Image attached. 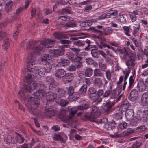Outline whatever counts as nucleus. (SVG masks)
<instances>
[{"mask_svg": "<svg viewBox=\"0 0 148 148\" xmlns=\"http://www.w3.org/2000/svg\"><path fill=\"white\" fill-rule=\"evenodd\" d=\"M137 117L143 123L148 121V110H145L144 112L140 111H138L137 114Z\"/></svg>", "mask_w": 148, "mask_h": 148, "instance_id": "nucleus-7", "label": "nucleus"}, {"mask_svg": "<svg viewBox=\"0 0 148 148\" xmlns=\"http://www.w3.org/2000/svg\"><path fill=\"white\" fill-rule=\"evenodd\" d=\"M129 106L130 104L127 101L123 102L120 106L119 110L122 112H125L128 109Z\"/></svg>", "mask_w": 148, "mask_h": 148, "instance_id": "nucleus-21", "label": "nucleus"}, {"mask_svg": "<svg viewBox=\"0 0 148 148\" xmlns=\"http://www.w3.org/2000/svg\"><path fill=\"white\" fill-rule=\"evenodd\" d=\"M104 127L107 130L110 131L111 132L113 131V132L115 134L118 133L117 132H115L114 131L115 129V127H112V124H108V123L105 124Z\"/></svg>", "mask_w": 148, "mask_h": 148, "instance_id": "nucleus-28", "label": "nucleus"}, {"mask_svg": "<svg viewBox=\"0 0 148 148\" xmlns=\"http://www.w3.org/2000/svg\"><path fill=\"white\" fill-rule=\"evenodd\" d=\"M10 45L9 39L8 38H7L4 40L3 44L2 45V47L5 50H6L9 47Z\"/></svg>", "mask_w": 148, "mask_h": 148, "instance_id": "nucleus-39", "label": "nucleus"}, {"mask_svg": "<svg viewBox=\"0 0 148 148\" xmlns=\"http://www.w3.org/2000/svg\"><path fill=\"white\" fill-rule=\"evenodd\" d=\"M80 97V95L78 94L77 92H74L70 97H71L73 99V100H74L76 99L79 98Z\"/></svg>", "mask_w": 148, "mask_h": 148, "instance_id": "nucleus-60", "label": "nucleus"}, {"mask_svg": "<svg viewBox=\"0 0 148 148\" xmlns=\"http://www.w3.org/2000/svg\"><path fill=\"white\" fill-rule=\"evenodd\" d=\"M87 88V86L86 84H84L80 88L79 90V93L82 95H84L86 92Z\"/></svg>", "mask_w": 148, "mask_h": 148, "instance_id": "nucleus-38", "label": "nucleus"}, {"mask_svg": "<svg viewBox=\"0 0 148 148\" xmlns=\"http://www.w3.org/2000/svg\"><path fill=\"white\" fill-rule=\"evenodd\" d=\"M94 71L91 68H87L84 72L85 76L87 77H91L92 76L93 73Z\"/></svg>", "mask_w": 148, "mask_h": 148, "instance_id": "nucleus-35", "label": "nucleus"}, {"mask_svg": "<svg viewBox=\"0 0 148 148\" xmlns=\"http://www.w3.org/2000/svg\"><path fill=\"white\" fill-rule=\"evenodd\" d=\"M13 3L12 1L10 0L6 3L4 10L7 13H8L11 10Z\"/></svg>", "mask_w": 148, "mask_h": 148, "instance_id": "nucleus-31", "label": "nucleus"}, {"mask_svg": "<svg viewBox=\"0 0 148 148\" xmlns=\"http://www.w3.org/2000/svg\"><path fill=\"white\" fill-rule=\"evenodd\" d=\"M42 57L47 61H49L50 62L51 61V59L52 58L51 56L48 54H44Z\"/></svg>", "mask_w": 148, "mask_h": 148, "instance_id": "nucleus-64", "label": "nucleus"}, {"mask_svg": "<svg viewBox=\"0 0 148 148\" xmlns=\"http://www.w3.org/2000/svg\"><path fill=\"white\" fill-rule=\"evenodd\" d=\"M123 73L125 75L124 79V84L123 86V90H125L126 85L127 84L126 80L127 79L130 73V70L129 69H125L123 71Z\"/></svg>", "mask_w": 148, "mask_h": 148, "instance_id": "nucleus-13", "label": "nucleus"}, {"mask_svg": "<svg viewBox=\"0 0 148 148\" xmlns=\"http://www.w3.org/2000/svg\"><path fill=\"white\" fill-rule=\"evenodd\" d=\"M66 56L68 57L73 63L77 64V68H81L82 66V63L81 62L82 60L81 57L79 56L76 57L74 54L71 52H67Z\"/></svg>", "mask_w": 148, "mask_h": 148, "instance_id": "nucleus-5", "label": "nucleus"}, {"mask_svg": "<svg viewBox=\"0 0 148 148\" xmlns=\"http://www.w3.org/2000/svg\"><path fill=\"white\" fill-rule=\"evenodd\" d=\"M66 73L65 71L62 69H58L55 74V76L59 78L62 77L63 78Z\"/></svg>", "mask_w": 148, "mask_h": 148, "instance_id": "nucleus-24", "label": "nucleus"}, {"mask_svg": "<svg viewBox=\"0 0 148 148\" xmlns=\"http://www.w3.org/2000/svg\"><path fill=\"white\" fill-rule=\"evenodd\" d=\"M110 98L112 99L115 98L117 96V94L115 90H110Z\"/></svg>", "mask_w": 148, "mask_h": 148, "instance_id": "nucleus-56", "label": "nucleus"}, {"mask_svg": "<svg viewBox=\"0 0 148 148\" xmlns=\"http://www.w3.org/2000/svg\"><path fill=\"white\" fill-rule=\"evenodd\" d=\"M55 110L51 108H46L45 110L44 115L47 117H51L55 115Z\"/></svg>", "mask_w": 148, "mask_h": 148, "instance_id": "nucleus-16", "label": "nucleus"}, {"mask_svg": "<svg viewBox=\"0 0 148 148\" xmlns=\"http://www.w3.org/2000/svg\"><path fill=\"white\" fill-rule=\"evenodd\" d=\"M118 51L120 52L122 54H123L124 55L123 58L124 60H126L127 58V57L128 56V52L126 51V49H125L122 50L119 49L118 50Z\"/></svg>", "mask_w": 148, "mask_h": 148, "instance_id": "nucleus-49", "label": "nucleus"}, {"mask_svg": "<svg viewBox=\"0 0 148 148\" xmlns=\"http://www.w3.org/2000/svg\"><path fill=\"white\" fill-rule=\"evenodd\" d=\"M54 40L47 39L40 42L38 41H29L27 43V50H30L29 52H33L34 54L39 55L43 51V47L49 48L51 47L55 42Z\"/></svg>", "mask_w": 148, "mask_h": 148, "instance_id": "nucleus-2", "label": "nucleus"}, {"mask_svg": "<svg viewBox=\"0 0 148 148\" xmlns=\"http://www.w3.org/2000/svg\"><path fill=\"white\" fill-rule=\"evenodd\" d=\"M51 91H54L55 92H57V93H56L57 97L59 98L64 96L65 94V91L64 90L59 88L57 86L54 88Z\"/></svg>", "mask_w": 148, "mask_h": 148, "instance_id": "nucleus-12", "label": "nucleus"}, {"mask_svg": "<svg viewBox=\"0 0 148 148\" xmlns=\"http://www.w3.org/2000/svg\"><path fill=\"white\" fill-rule=\"evenodd\" d=\"M126 64L128 66V69L133 68L135 65V59L133 57L130 56L128 59L126 60Z\"/></svg>", "mask_w": 148, "mask_h": 148, "instance_id": "nucleus-19", "label": "nucleus"}, {"mask_svg": "<svg viewBox=\"0 0 148 148\" xmlns=\"http://www.w3.org/2000/svg\"><path fill=\"white\" fill-rule=\"evenodd\" d=\"M90 41L89 40H87L86 41V44H87V45H85V50L86 51H88L92 47H95L94 46L95 45H90Z\"/></svg>", "mask_w": 148, "mask_h": 148, "instance_id": "nucleus-44", "label": "nucleus"}, {"mask_svg": "<svg viewBox=\"0 0 148 148\" xmlns=\"http://www.w3.org/2000/svg\"><path fill=\"white\" fill-rule=\"evenodd\" d=\"M104 92L102 90H99L97 92L95 98H93V99L95 100V101L97 103H98L102 101V98L100 97L102 95H103Z\"/></svg>", "mask_w": 148, "mask_h": 148, "instance_id": "nucleus-18", "label": "nucleus"}, {"mask_svg": "<svg viewBox=\"0 0 148 148\" xmlns=\"http://www.w3.org/2000/svg\"><path fill=\"white\" fill-rule=\"evenodd\" d=\"M5 140L7 143H10L14 144L15 143L14 136L12 138L10 135H8L6 138Z\"/></svg>", "mask_w": 148, "mask_h": 148, "instance_id": "nucleus-45", "label": "nucleus"}, {"mask_svg": "<svg viewBox=\"0 0 148 148\" xmlns=\"http://www.w3.org/2000/svg\"><path fill=\"white\" fill-rule=\"evenodd\" d=\"M30 68H25L23 71L25 74L27 75V73H29L31 75L32 72H35L36 76L37 78L39 79L44 75V69L43 67L38 66H31L29 67Z\"/></svg>", "mask_w": 148, "mask_h": 148, "instance_id": "nucleus-3", "label": "nucleus"}, {"mask_svg": "<svg viewBox=\"0 0 148 148\" xmlns=\"http://www.w3.org/2000/svg\"><path fill=\"white\" fill-rule=\"evenodd\" d=\"M77 25L76 23L72 22H69L68 23H67L64 25V27L65 28L67 29L69 28H73L77 26Z\"/></svg>", "mask_w": 148, "mask_h": 148, "instance_id": "nucleus-42", "label": "nucleus"}, {"mask_svg": "<svg viewBox=\"0 0 148 148\" xmlns=\"http://www.w3.org/2000/svg\"><path fill=\"white\" fill-rule=\"evenodd\" d=\"M69 102L67 100L63 99H61L60 101V105L62 106H64L68 104Z\"/></svg>", "mask_w": 148, "mask_h": 148, "instance_id": "nucleus-62", "label": "nucleus"}, {"mask_svg": "<svg viewBox=\"0 0 148 148\" xmlns=\"http://www.w3.org/2000/svg\"><path fill=\"white\" fill-rule=\"evenodd\" d=\"M68 46V45H63L61 48L54 50L53 51L54 56L56 57L58 56L62 55L64 54V48L67 47Z\"/></svg>", "mask_w": 148, "mask_h": 148, "instance_id": "nucleus-15", "label": "nucleus"}, {"mask_svg": "<svg viewBox=\"0 0 148 148\" xmlns=\"http://www.w3.org/2000/svg\"><path fill=\"white\" fill-rule=\"evenodd\" d=\"M90 112H88L85 115L84 117L86 119L94 121L95 119L98 117L101 114V112L95 106L89 108Z\"/></svg>", "mask_w": 148, "mask_h": 148, "instance_id": "nucleus-4", "label": "nucleus"}, {"mask_svg": "<svg viewBox=\"0 0 148 148\" xmlns=\"http://www.w3.org/2000/svg\"><path fill=\"white\" fill-rule=\"evenodd\" d=\"M24 86L20 91L18 92L19 97L22 100L24 101L25 105L28 110L31 113L34 114L36 109L40 104L39 97L36 96L26 97L27 93H31L35 90L37 89L39 87V84L32 80V77L29 73H27L24 79Z\"/></svg>", "mask_w": 148, "mask_h": 148, "instance_id": "nucleus-1", "label": "nucleus"}, {"mask_svg": "<svg viewBox=\"0 0 148 148\" xmlns=\"http://www.w3.org/2000/svg\"><path fill=\"white\" fill-rule=\"evenodd\" d=\"M88 91L90 94V97L92 98V99L95 98L97 93V91L93 87H91L89 88Z\"/></svg>", "mask_w": 148, "mask_h": 148, "instance_id": "nucleus-29", "label": "nucleus"}, {"mask_svg": "<svg viewBox=\"0 0 148 148\" xmlns=\"http://www.w3.org/2000/svg\"><path fill=\"white\" fill-rule=\"evenodd\" d=\"M140 28V25L138 24H135L134 26V32L133 34L135 36L137 34V33L138 31Z\"/></svg>", "mask_w": 148, "mask_h": 148, "instance_id": "nucleus-54", "label": "nucleus"}, {"mask_svg": "<svg viewBox=\"0 0 148 148\" xmlns=\"http://www.w3.org/2000/svg\"><path fill=\"white\" fill-rule=\"evenodd\" d=\"M58 64L62 65L63 66H67L70 63V61L68 60L63 58L58 59Z\"/></svg>", "mask_w": 148, "mask_h": 148, "instance_id": "nucleus-27", "label": "nucleus"}, {"mask_svg": "<svg viewBox=\"0 0 148 148\" xmlns=\"http://www.w3.org/2000/svg\"><path fill=\"white\" fill-rule=\"evenodd\" d=\"M99 69L102 71H105L107 68L106 64H103L101 63L99 64Z\"/></svg>", "mask_w": 148, "mask_h": 148, "instance_id": "nucleus-57", "label": "nucleus"}, {"mask_svg": "<svg viewBox=\"0 0 148 148\" xmlns=\"http://www.w3.org/2000/svg\"><path fill=\"white\" fill-rule=\"evenodd\" d=\"M103 76V73L99 69H95L93 71V76L96 77H102Z\"/></svg>", "mask_w": 148, "mask_h": 148, "instance_id": "nucleus-32", "label": "nucleus"}, {"mask_svg": "<svg viewBox=\"0 0 148 148\" xmlns=\"http://www.w3.org/2000/svg\"><path fill=\"white\" fill-rule=\"evenodd\" d=\"M46 81L49 84V89L50 90H51L54 88L56 86L54 85L55 80L53 78L50 77H48L46 78Z\"/></svg>", "mask_w": 148, "mask_h": 148, "instance_id": "nucleus-20", "label": "nucleus"}, {"mask_svg": "<svg viewBox=\"0 0 148 148\" xmlns=\"http://www.w3.org/2000/svg\"><path fill=\"white\" fill-rule=\"evenodd\" d=\"M137 116L136 118H134L132 119L130 121V124L132 126H136L138 124V121Z\"/></svg>", "mask_w": 148, "mask_h": 148, "instance_id": "nucleus-52", "label": "nucleus"}, {"mask_svg": "<svg viewBox=\"0 0 148 148\" xmlns=\"http://www.w3.org/2000/svg\"><path fill=\"white\" fill-rule=\"evenodd\" d=\"M110 90H106L103 94V99L104 101H106V100L108 97L110 96Z\"/></svg>", "mask_w": 148, "mask_h": 148, "instance_id": "nucleus-50", "label": "nucleus"}, {"mask_svg": "<svg viewBox=\"0 0 148 148\" xmlns=\"http://www.w3.org/2000/svg\"><path fill=\"white\" fill-rule=\"evenodd\" d=\"M134 115L133 110L132 109H128L125 112V115L127 118L129 119H131Z\"/></svg>", "mask_w": 148, "mask_h": 148, "instance_id": "nucleus-34", "label": "nucleus"}, {"mask_svg": "<svg viewBox=\"0 0 148 148\" xmlns=\"http://www.w3.org/2000/svg\"><path fill=\"white\" fill-rule=\"evenodd\" d=\"M88 30H91L96 33H99L101 34H103L105 35L111 34L112 33L113 31L112 29H110L108 27L103 28V30L104 32L103 33L102 31L97 30L95 28V27H90Z\"/></svg>", "mask_w": 148, "mask_h": 148, "instance_id": "nucleus-8", "label": "nucleus"}, {"mask_svg": "<svg viewBox=\"0 0 148 148\" xmlns=\"http://www.w3.org/2000/svg\"><path fill=\"white\" fill-rule=\"evenodd\" d=\"M138 96V93L137 90H133L130 92L128 97L129 99L133 101L136 100Z\"/></svg>", "mask_w": 148, "mask_h": 148, "instance_id": "nucleus-14", "label": "nucleus"}, {"mask_svg": "<svg viewBox=\"0 0 148 148\" xmlns=\"http://www.w3.org/2000/svg\"><path fill=\"white\" fill-rule=\"evenodd\" d=\"M92 83L94 86L99 87L102 86L103 85L102 79L99 77H95L92 81Z\"/></svg>", "mask_w": 148, "mask_h": 148, "instance_id": "nucleus-22", "label": "nucleus"}, {"mask_svg": "<svg viewBox=\"0 0 148 148\" xmlns=\"http://www.w3.org/2000/svg\"><path fill=\"white\" fill-rule=\"evenodd\" d=\"M53 139L56 141H59L61 142H63V139L59 135H55L53 137Z\"/></svg>", "mask_w": 148, "mask_h": 148, "instance_id": "nucleus-63", "label": "nucleus"}, {"mask_svg": "<svg viewBox=\"0 0 148 148\" xmlns=\"http://www.w3.org/2000/svg\"><path fill=\"white\" fill-rule=\"evenodd\" d=\"M60 12L62 14H71V11L69 7H67L63 8Z\"/></svg>", "mask_w": 148, "mask_h": 148, "instance_id": "nucleus-40", "label": "nucleus"}, {"mask_svg": "<svg viewBox=\"0 0 148 148\" xmlns=\"http://www.w3.org/2000/svg\"><path fill=\"white\" fill-rule=\"evenodd\" d=\"M118 112L115 114L114 117L117 120L121 119H122V115L123 112L119 110Z\"/></svg>", "mask_w": 148, "mask_h": 148, "instance_id": "nucleus-53", "label": "nucleus"}, {"mask_svg": "<svg viewBox=\"0 0 148 148\" xmlns=\"http://www.w3.org/2000/svg\"><path fill=\"white\" fill-rule=\"evenodd\" d=\"M146 87L145 84L142 82H140L138 83L137 85V87L138 90L140 92L143 91L145 89Z\"/></svg>", "mask_w": 148, "mask_h": 148, "instance_id": "nucleus-37", "label": "nucleus"}, {"mask_svg": "<svg viewBox=\"0 0 148 148\" xmlns=\"http://www.w3.org/2000/svg\"><path fill=\"white\" fill-rule=\"evenodd\" d=\"M74 78V75L71 73H66L65 74L63 79H66L68 82L71 81Z\"/></svg>", "mask_w": 148, "mask_h": 148, "instance_id": "nucleus-30", "label": "nucleus"}, {"mask_svg": "<svg viewBox=\"0 0 148 148\" xmlns=\"http://www.w3.org/2000/svg\"><path fill=\"white\" fill-rule=\"evenodd\" d=\"M45 66L44 68V71L46 73H49L51 71L52 66H53L52 61L48 62V64H45Z\"/></svg>", "mask_w": 148, "mask_h": 148, "instance_id": "nucleus-26", "label": "nucleus"}, {"mask_svg": "<svg viewBox=\"0 0 148 148\" xmlns=\"http://www.w3.org/2000/svg\"><path fill=\"white\" fill-rule=\"evenodd\" d=\"M53 34L55 37L58 39L67 38V36L66 34L61 33L57 32L54 33Z\"/></svg>", "mask_w": 148, "mask_h": 148, "instance_id": "nucleus-33", "label": "nucleus"}, {"mask_svg": "<svg viewBox=\"0 0 148 148\" xmlns=\"http://www.w3.org/2000/svg\"><path fill=\"white\" fill-rule=\"evenodd\" d=\"M95 48L91 50V53L92 56L95 58H98L99 56V50L95 46H94Z\"/></svg>", "mask_w": 148, "mask_h": 148, "instance_id": "nucleus-36", "label": "nucleus"}, {"mask_svg": "<svg viewBox=\"0 0 148 148\" xmlns=\"http://www.w3.org/2000/svg\"><path fill=\"white\" fill-rule=\"evenodd\" d=\"M74 45L77 46H84L86 45V41H81L79 40L76 42H74L73 43Z\"/></svg>", "mask_w": 148, "mask_h": 148, "instance_id": "nucleus-43", "label": "nucleus"}, {"mask_svg": "<svg viewBox=\"0 0 148 148\" xmlns=\"http://www.w3.org/2000/svg\"><path fill=\"white\" fill-rule=\"evenodd\" d=\"M134 73L129 78V84L128 86V88L130 89L131 88L132 86L134 83Z\"/></svg>", "mask_w": 148, "mask_h": 148, "instance_id": "nucleus-47", "label": "nucleus"}, {"mask_svg": "<svg viewBox=\"0 0 148 148\" xmlns=\"http://www.w3.org/2000/svg\"><path fill=\"white\" fill-rule=\"evenodd\" d=\"M14 143L21 144L23 143L25 141V138L22 135L17 133L16 136H14Z\"/></svg>", "mask_w": 148, "mask_h": 148, "instance_id": "nucleus-17", "label": "nucleus"}, {"mask_svg": "<svg viewBox=\"0 0 148 148\" xmlns=\"http://www.w3.org/2000/svg\"><path fill=\"white\" fill-rule=\"evenodd\" d=\"M117 11L115 10H110L108 11L107 13V18H116L117 16Z\"/></svg>", "mask_w": 148, "mask_h": 148, "instance_id": "nucleus-25", "label": "nucleus"}, {"mask_svg": "<svg viewBox=\"0 0 148 148\" xmlns=\"http://www.w3.org/2000/svg\"><path fill=\"white\" fill-rule=\"evenodd\" d=\"M106 76L108 80L110 81L111 80V72L110 70H106Z\"/></svg>", "mask_w": 148, "mask_h": 148, "instance_id": "nucleus-59", "label": "nucleus"}, {"mask_svg": "<svg viewBox=\"0 0 148 148\" xmlns=\"http://www.w3.org/2000/svg\"><path fill=\"white\" fill-rule=\"evenodd\" d=\"M86 63L89 65H92L94 63V60L92 58H88L86 59Z\"/></svg>", "mask_w": 148, "mask_h": 148, "instance_id": "nucleus-61", "label": "nucleus"}, {"mask_svg": "<svg viewBox=\"0 0 148 148\" xmlns=\"http://www.w3.org/2000/svg\"><path fill=\"white\" fill-rule=\"evenodd\" d=\"M127 127V123L125 122H123L118 125V129L119 130H122L126 129Z\"/></svg>", "mask_w": 148, "mask_h": 148, "instance_id": "nucleus-41", "label": "nucleus"}, {"mask_svg": "<svg viewBox=\"0 0 148 148\" xmlns=\"http://www.w3.org/2000/svg\"><path fill=\"white\" fill-rule=\"evenodd\" d=\"M134 131L131 129H128L127 131L123 132L122 136L124 137H126L130 136L131 134L134 132Z\"/></svg>", "mask_w": 148, "mask_h": 148, "instance_id": "nucleus-51", "label": "nucleus"}, {"mask_svg": "<svg viewBox=\"0 0 148 148\" xmlns=\"http://www.w3.org/2000/svg\"><path fill=\"white\" fill-rule=\"evenodd\" d=\"M141 102L143 105H148V92L143 93L142 96Z\"/></svg>", "mask_w": 148, "mask_h": 148, "instance_id": "nucleus-23", "label": "nucleus"}, {"mask_svg": "<svg viewBox=\"0 0 148 148\" xmlns=\"http://www.w3.org/2000/svg\"><path fill=\"white\" fill-rule=\"evenodd\" d=\"M106 102V103L104 104V110L106 113L108 114L113 110V109L112 107L114 104L115 102H111L110 101L108 100Z\"/></svg>", "mask_w": 148, "mask_h": 148, "instance_id": "nucleus-9", "label": "nucleus"}, {"mask_svg": "<svg viewBox=\"0 0 148 148\" xmlns=\"http://www.w3.org/2000/svg\"><path fill=\"white\" fill-rule=\"evenodd\" d=\"M40 88L39 90L37 92L33 94V96H36V97H39V99L42 98L44 96L47 94V92L45 91L46 87L43 84H40Z\"/></svg>", "mask_w": 148, "mask_h": 148, "instance_id": "nucleus-6", "label": "nucleus"}, {"mask_svg": "<svg viewBox=\"0 0 148 148\" xmlns=\"http://www.w3.org/2000/svg\"><path fill=\"white\" fill-rule=\"evenodd\" d=\"M88 106V104L87 103H84V104H83L82 106H78V110H82L84 109L87 108Z\"/></svg>", "mask_w": 148, "mask_h": 148, "instance_id": "nucleus-55", "label": "nucleus"}, {"mask_svg": "<svg viewBox=\"0 0 148 148\" xmlns=\"http://www.w3.org/2000/svg\"><path fill=\"white\" fill-rule=\"evenodd\" d=\"M141 145V141H137L134 143L130 148H139Z\"/></svg>", "mask_w": 148, "mask_h": 148, "instance_id": "nucleus-48", "label": "nucleus"}, {"mask_svg": "<svg viewBox=\"0 0 148 148\" xmlns=\"http://www.w3.org/2000/svg\"><path fill=\"white\" fill-rule=\"evenodd\" d=\"M75 65H71L67 68V70L70 71H75L76 68H77V64L75 63Z\"/></svg>", "mask_w": 148, "mask_h": 148, "instance_id": "nucleus-46", "label": "nucleus"}, {"mask_svg": "<svg viewBox=\"0 0 148 148\" xmlns=\"http://www.w3.org/2000/svg\"><path fill=\"white\" fill-rule=\"evenodd\" d=\"M50 91L48 92L46 96V99L48 102L53 101L57 97V94L55 92Z\"/></svg>", "mask_w": 148, "mask_h": 148, "instance_id": "nucleus-11", "label": "nucleus"}, {"mask_svg": "<svg viewBox=\"0 0 148 148\" xmlns=\"http://www.w3.org/2000/svg\"><path fill=\"white\" fill-rule=\"evenodd\" d=\"M74 88L73 86H71L68 88L67 89V93L69 95V96L70 97L71 96L74 92Z\"/></svg>", "mask_w": 148, "mask_h": 148, "instance_id": "nucleus-58", "label": "nucleus"}, {"mask_svg": "<svg viewBox=\"0 0 148 148\" xmlns=\"http://www.w3.org/2000/svg\"><path fill=\"white\" fill-rule=\"evenodd\" d=\"M30 53V54L27 58L28 62L29 63V65L27 66V68H29L30 69L29 67H31V66H36V65L34 63L36 58L35 54H33L31 52Z\"/></svg>", "mask_w": 148, "mask_h": 148, "instance_id": "nucleus-10", "label": "nucleus"}]
</instances>
